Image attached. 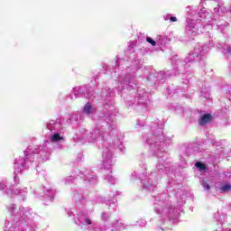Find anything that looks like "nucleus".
Instances as JSON below:
<instances>
[{
    "label": "nucleus",
    "mask_w": 231,
    "mask_h": 231,
    "mask_svg": "<svg viewBox=\"0 0 231 231\" xmlns=\"http://www.w3.org/2000/svg\"><path fill=\"white\" fill-rule=\"evenodd\" d=\"M226 12H228V9L218 4L217 7L213 9L212 19V15L205 8L201 9L199 13L194 9H189L187 14V24L185 26L186 37L192 40L199 33V32H201V33H210L212 24H216L223 33L225 32L224 27H226L228 23H221V22H217V19H219L223 14H226Z\"/></svg>",
    "instance_id": "nucleus-1"
},
{
    "label": "nucleus",
    "mask_w": 231,
    "mask_h": 231,
    "mask_svg": "<svg viewBox=\"0 0 231 231\" xmlns=\"http://www.w3.org/2000/svg\"><path fill=\"white\" fill-rule=\"evenodd\" d=\"M48 138L49 141H45L42 145L40 146H31L34 152L32 154L36 158L38 163H42L43 162H47L50 159V154L51 152L50 151L51 143H57L58 147L60 148L62 145V142H64V126L60 121L58 120H51L47 123Z\"/></svg>",
    "instance_id": "nucleus-2"
},
{
    "label": "nucleus",
    "mask_w": 231,
    "mask_h": 231,
    "mask_svg": "<svg viewBox=\"0 0 231 231\" xmlns=\"http://www.w3.org/2000/svg\"><path fill=\"white\" fill-rule=\"evenodd\" d=\"M106 125L109 131L116 129V117L115 115H108L99 118L98 124L91 133L86 129H81L80 134H76L73 140L74 142H81V143H86V142H90L91 143L104 142V140L107 139V136H111V133L106 132Z\"/></svg>",
    "instance_id": "nucleus-3"
},
{
    "label": "nucleus",
    "mask_w": 231,
    "mask_h": 231,
    "mask_svg": "<svg viewBox=\"0 0 231 231\" xmlns=\"http://www.w3.org/2000/svg\"><path fill=\"white\" fill-rule=\"evenodd\" d=\"M13 221L5 220L4 231H36L33 224V211L30 208H19L15 204L8 207Z\"/></svg>",
    "instance_id": "nucleus-4"
},
{
    "label": "nucleus",
    "mask_w": 231,
    "mask_h": 231,
    "mask_svg": "<svg viewBox=\"0 0 231 231\" xmlns=\"http://www.w3.org/2000/svg\"><path fill=\"white\" fill-rule=\"evenodd\" d=\"M152 133L156 131L155 134H149L145 135V142L150 145L151 151L154 152V154H157L159 158V163L156 165L158 172H165L167 167L164 166L165 160H167V154L165 152V146L171 145L172 140L163 134L161 127L152 126Z\"/></svg>",
    "instance_id": "nucleus-5"
},
{
    "label": "nucleus",
    "mask_w": 231,
    "mask_h": 231,
    "mask_svg": "<svg viewBox=\"0 0 231 231\" xmlns=\"http://www.w3.org/2000/svg\"><path fill=\"white\" fill-rule=\"evenodd\" d=\"M124 66L121 68V70L117 73V80L119 82L118 89H131L133 86H136L134 81V77H136V70L140 68V61L135 60L133 62L131 67L127 66V62L122 59H119L116 61V66Z\"/></svg>",
    "instance_id": "nucleus-6"
},
{
    "label": "nucleus",
    "mask_w": 231,
    "mask_h": 231,
    "mask_svg": "<svg viewBox=\"0 0 231 231\" xmlns=\"http://www.w3.org/2000/svg\"><path fill=\"white\" fill-rule=\"evenodd\" d=\"M171 195L163 193L155 197L153 202V210L159 216H167L172 223H178L180 219V212L181 208H177L172 206V201H170Z\"/></svg>",
    "instance_id": "nucleus-7"
},
{
    "label": "nucleus",
    "mask_w": 231,
    "mask_h": 231,
    "mask_svg": "<svg viewBox=\"0 0 231 231\" xmlns=\"http://www.w3.org/2000/svg\"><path fill=\"white\" fill-rule=\"evenodd\" d=\"M32 152H35V150L32 146L27 147L24 151L25 159L23 157L15 159L14 171V181L15 185H19V176L17 174H21L23 171L30 169V166L39 167V163L41 162L32 154Z\"/></svg>",
    "instance_id": "nucleus-8"
},
{
    "label": "nucleus",
    "mask_w": 231,
    "mask_h": 231,
    "mask_svg": "<svg viewBox=\"0 0 231 231\" xmlns=\"http://www.w3.org/2000/svg\"><path fill=\"white\" fill-rule=\"evenodd\" d=\"M115 149H116V144H106L103 151V167L106 171H111L115 165Z\"/></svg>",
    "instance_id": "nucleus-9"
},
{
    "label": "nucleus",
    "mask_w": 231,
    "mask_h": 231,
    "mask_svg": "<svg viewBox=\"0 0 231 231\" xmlns=\"http://www.w3.org/2000/svg\"><path fill=\"white\" fill-rule=\"evenodd\" d=\"M74 223L81 228H84L86 226L89 228V226H93V220L88 217V212L84 208L78 210L76 217H74Z\"/></svg>",
    "instance_id": "nucleus-10"
},
{
    "label": "nucleus",
    "mask_w": 231,
    "mask_h": 231,
    "mask_svg": "<svg viewBox=\"0 0 231 231\" xmlns=\"http://www.w3.org/2000/svg\"><path fill=\"white\" fill-rule=\"evenodd\" d=\"M72 93L74 94L75 98H80V97L89 98L90 100H93V98H95V92L93 91L91 87L88 86L76 87L73 88Z\"/></svg>",
    "instance_id": "nucleus-11"
},
{
    "label": "nucleus",
    "mask_w": 231,
    "mask_h": 231,
    "mask_svg": "<svg viewBox=\"0 0 231 231\" xmlns=\"http://www.w3.org/2000/svg\"><path fill=\"white\" fill-rule=\"evenodd\" d=\"M139 179L141 180V183L143 185V188H144L146 190H154L156 189V175H139Z\"/></svg>",
    "instance_id": "nucleus-12"
},
{
    "label": "nucleus",
    "mask_w": 231,
    "mask_h": 231,
    "mask_svg": "<svg viewBox=\"0 0 231 231\" xmlns=\"http://www.w3.org/2000/svg\"><path fill=\"white\" fill-rule=\"evenodd\" d=\"M210 51V47L208 44H199L193 50V55L196 56L197 60H203Z\"/></svg>",
    "instance_id": "nucleus-13"
},
{
    "label": "nucleus",
    "mask_w": 231,
    "mask_h": 231,
    "mask_svg": "<svg viewBox=\"0 0 231 231\" xmlns=\"http://www.w3.org/2000/svg\"><path fill=\"white\" fill-rule=\"evenodd\" d=\"M58 122H60L63 127L65 124L75 125V124L79 122V113L75 112L72 114H69L65 117L59 119Z\"/></svg>",
    "instance_id": "nucleus-14"
},
{
    "label": "nucleus",
    "mask_w": 231,
    "mask_h": 231,
    "mask_svg": "<svg viewBox=\"0 0 231 231\" xmlns=\"http://www.w3.org/2000/svg\"><path fill=\"white\" fill-rule=\"evenodd\" d=\"M82 113L83 115H86V116L92 118V120H95V116L97 115V106L91 103H87L82 108Z\"/></svg>",
    "instance_id": "nucleus-15"
},
{
    "label": "nucleus",
    "mask_w": 231,
    "mask_h": 231,
    "mask_svg": "<svg viewBox=\"0 0 231 231\" xmlns=\"http://www.w3.org/2000/svg\"><path fill=\"white\" fill-rule=\"evenodd\" d=\"M80 178H83L85 181H88L90 185H95L98 181L97 175H95V173L89 170H87L83 173H81Z\"/></svg>",
    "instance_id": "nucleus-16"
},
{
    "label": "nucleus",
    "mask_w": 231,
    "mask_h": 231,
    "mask_svg": "<svg viewBox=\"0 0 231 231\" xmlns=\"http://www.w3.org/2000/svg\"><path fill=\"white\" fill-rule=\"evenodd\" d=\"M113 97H115V92H113L111 88L106 89L105 92L102 93V97L106 102L105 107H109V103L111 104L113 102Z\"/></svg>",
    "instance_id": "nucleus-17"
},
{
    "label": "nucleus",
    "mask_w": 231,
    "mask_h": 231,
    "mask_svg": "<svg viewBox=\"0 0 231 231\" xmlns=\"http://www.w3.org/2000/svg\"><path fill=\"white\" fill-rule=\"evenodd\" d=\"M42 198H44L45 199H49V201H51L53 198H55V189L48 187H42Z\"/></svg>",
    "instance_id": "nucleus-18"
},
{
    "label": "nucleus",
    "mask_w": 231,
    "mask_h": 231,
    "mask_svg": "<svg viewBox=\"0 0 231 231\" xmlns=\"http://www.w3.org/2000/svg\"><path fill=\"white\" fill-rule=\"evenodd\" d=\"M215 189L217 192L220 194H227V192H231V184L224 183V184H216Z\"/></svg>",
    "instance_id": "nucleus-19"
},
{
    "label": "nucleus",
    "mask_w": 231,
    "mask_h": 231,
    "mask_svg": "<svg viewBox=\"0 0 231 231\" xmlns=\"http://www.w3.org/2000/svg\"><path fill=\"white\" fill-rule=\"evenodd\" d=\"M12 192L16 196H19L20 201H24V199H26V194H28V188H23V189L21 188H16L13 189Z\"/></svg>",
    "instance_id": "nucleus-20"
},
{
    "label": "nucleus",
    "mask_w": 231,
    "mask_h": 231,
    "mask_svg": "<svg viewBox=\"0 0 231 231\" xmlns=\"http://www.w3.org/2000/svg\"><path fill=\"white\" fill-rule=\"evenodd\" d=\"M73 200L76 202V205L78 207L84 206L88 201L86 200V198H84V195L81 193H74Z\"/></svg>",
    "instance_id": "nucleus-21"
},
{
    "label": "nucleus",
    "mask_w": 231,
    "mask_h": 231,
    "mask_svg": "<svg viewBox=\"0 0 231 231\" xmlns=\"http://www.w3.org/2000/svg\"><path fill=\"white\" fill-rule=\"evenodd\" d=\"M210 122H212V115L210 114H204L199 119V125H202V127H205V125L210 124Z\"/></svg>",
    "instance_id": "nucleus-22"
},
{
    "label": "nucleus",
    "mask_w": 231,
    "mask_h": 231,
    "mask_svg": "<svg viewBox=\"0 0 231 231\" xmlns=\"http://www.w3.org/2000/svg\"><path fill=\"white\" fill-rule=\"evenodd\" d=\"M138 96L135 97V100H137V104H143V100L145 97H147V94L144 91H138Z\"/></svg>",
    "instance_id": "nucleus-23"
},
{
    "label": "nucleus",
    "mask_w": 231,
    "mask_h": 231,
    "mask_svg": "<svg viewBox=\"0 0 231 231\" xmlns=\"http://www.w3.org/2000/svg\"><path fill=\"white\" fill-rule=\"evenodd\" d=\"M201 185L207 192H208L210 189H212V181H210L209 180L203 179Z\"/></svg>",
    "instance_id": "nucleus-24"
},
{
    "label": "nucleus",
    "mask_w": 231,
    "mask_h": 231,
    "mask_svg": "<svg viewBox=\"0 0 231 231\" xmlns=\"http://www.w3.org/2000/svg\"><path fill=\"white\" fill-rule=\"evenodd\" d=\"M169 39L165 36H157V46H167Z\"/></svg>",
    "instance_id": "nucleus-25"
},
{
    "label": "nucleus",
    "mask_w": 231,
    "mask_h": 231,
    "mask_svg": "<svg viewBox=\"0 0 231 231\" xmlns=\"http://www.w3.org/2000/svg\"><path fill=\"white\" fill-rule=\"evenodd\" d=\"M160 77H162V79H166V77H176V72L172 70H166L164 73L160 72L158 76V79L160 80Z\"/></svg>",
    "instance_id": "nucleus-26"
},
{
    "label": "nucleus",
    "mask_w": 231,
    "mask_h": 231,
    "mask_svg": "<svg viewBox=\"0 0 231 231\" xmlns=\"http://www.w3.org/2000/svg\"><path fill=\"white\" fill-rule=\"evenodd\" d=\"M196 60H198V58H196V54H194V51L192 52H189L188 57H186L184 60L186 64H189V62H194Z\"/></svg>",
    "instance_id": "nucleus-27"
},
{
    "label": "nucleus",
    "mask_w": 231,
    "mask_h": 231,
    "mask_svg": "<svg viewBox=\"0 0 231 231\" xmlns=\"http://www.w3.org/2000/svg\"><path fill=\"white\" fill-rule=\"evenodd\" d=\"M105 180L108 181L110 185H115L116 183V178L113 176V173L110 171L109 174L105 176Z\"/></svg>",
    "instance_id": "nucleus-28"
},
{
    "label": "nucleus",
    "mask_w": 231,
    "mask_h": 231,
    "mask_svg": "<svg viewBox=\"0 0 231 231\" xmlns=\"http://www.w3.org/2000/svg\"><path fill=\"white\" fill-rule=\"evenodd\" d=\"M106 205H108V207H111L113 208V210H115V208H116V206L118 205V203L116 202V200L113 199V200H107L106 202Z\"/></svg>",
    "instance_id": "nucleus-29"
},
{
    "label": "nucleus",
    "mask_w": 231,
    "mask_h": 231,
    "mask_svg": "<svg viewBox=\"0 0 231 231\" xmlns=\"http://www.w3.org/2000/svg\"><path fill=\"white\" fill-rule=\"evenodd\" d=\"M8 185V181L5 179L0 180V190H5Z\"/></svg>",
    "instance_id": "nucleus-30"
},
{
    "label": "nucleus",
    "mask_w": 231,
    "mask_h": 231,
    "mask_svg": "<svg viewBox=\"0 0 231 231\" xmlns=\"http://www.w3.org/2000/svg\"><path fill=\"white\" fill-rule=\"evenodd\" d=\"M195 167L199 171H207V165L203 162H196Z\"/></svg>",
    "instance_id": "nucleus-31"
},
{
    "label": "nucleus",
    "mask_w": 231,
    "mask_h": 231,
    "mask_svg": "<svg viewBox=\"0 0 231 231\" xmlns=\"http://www.w3.org/2000/svg\"><path fill=\"white\" fill-rule=\"evenodd\" d=\"M116 228L118 230H125V225H124L122 222L117 221L116 224L115 225Z\"/></svg>",
    "instance_id": "nucleus-32"
},
{
    "label": "nucleus",
    "mask_w": 231,
    "mask_h": 231,
    "mask_svg": "<svg viewBox=\"0 0 231 231\" xmlns=\"http://www.w3.org/2000/svg\"><path fill=\"white\" fill-rule=\"evenodd\" d=\"M146 42H149V44L152 45V46H158V42H157V40H152V38L151 37H147L146 38Z\"/></svg>",
    "instance_id": "nucleus-33"
},
{
    "label": "nucleus",
    "mask_w": 231,
    "mask_h": 231,
    "mask_svg": "<svg viewBox=\"0 0 231 231\" xmlns=\"http://www.w3.org/2000/svg\"><path fill=\"white\" fill-rule=\"evenodd\" d=\"M65 185H69V183H73L75 181V177L73 176H69V177H67L65 180Z\"/></svg>",
    "instance_id": "nucleus-34"
},
{
    "label": "nucleus",
    "mask_w": 231,
    "mask_h": 231,
    "mask_svg": "<svg viewBox=\"0 0 231 231\" xmlns=\"http://www.w3.org/2000/svg\"><path fill=\"white\" fill-rule=\"evenodd\" d=\"M101 219H102L103 221H107V219H109V216L106 215V212H103V213L101 214Z\"/></svg>",
    "instance_id": "nucleus-35"
},
{
    "label": "nucleus",
    "mask_w": 231,
    "mask_h": 231,
    "mask_svg": "<svg viewBox=\"0 0 231 231\" xmlns=\"http://www.w3.org/2000/svg\"><path fill=\"white\" fill-rule=\"evenodd\" d=\"M137 223L141 227H143L145 225H147V222L143 219L139 220Z\"/></svg>",
    "instance_id": "nucleus-36"
},
{
    "label": "nucleus",
    "mask_w": 231,
    "mask_h": 231,
    "mask_svg": "<svg viewBox=\"0 0 231 231\" xmlns=\"http://www.w3.org/2000/svg\"><path fill=\"white\" fill-rule=\"evenodd\" d=\"M170 23H178V18L176 16H171Z\"/></svg>",
    "instance_id": "nucleus-37"
},
{
    "label": "nucleus",
    "mask_w": 231,
    "mask_h": 231,
    "mask_svg": "<svg viewBox=\"0 0 231 231\" xmlns=\"http://www.w3.org/2000/svg\"><path fill=\"white\" fill-rule=\"evenodd\" d=\"M171 14H167L163 16V19L164 21H171Z\"/></svg>",
    "instance_id": "nucleus-38"
},
{
    "label": "nucleus",
    "mask_w": 231,
    "mask_h": 231,
    "mask_svg": "<svg viewBox=\"0 0 231 231\" xmlns=\"http://www.w3.org/2000/svg\"><path fill=\"white\" fill-rule=\"evenodd\" d=\"M138 176V173L136 171L132 173V179L136 180V177Z\"/></svg>",
    "instance_id": "nucleus-39"
},
{
    "label": "nucleus",
    "mask_w": 231,
    "mask_h": 231,
    "mask_svg": "<svg viewBox=\"0 0 231 231\" xmlns=\"http://www.w3.org/2000/svg\"><path fill=\"white\" fill-rule=\"evenodd\" d=\"M143 125V123L140 122V121H137L136 123V127H142Z\"/></svg>",
    "instance_id": "nucleus-40"
},
{
    "label": "nucleus",
    "mask_w": 231,
    "mask_h": 231,
    "mask_svg": "<svg viewBox=\"0 0 231 231\" xmlns=\"http://www.w3.org/2000/svg\"><path fill=\"white\" fill-rule=\"evenodd\" d=\"M113 75H114V77H116V68L113 69Z\"/></svg>",
    "instance_id": "nucleus-41"
},
{
    "label": "nucleus",
    "mask_w": 231,
    "mask_h": 231,
    "mask_svg": "<svg viewBox=\"0 0 231 231\" xmlns=\"http://www.w3.org/2000/svg\"><path fill=\"white\" fill-rule=\"evenodd\" d=\"M67 214H68L69 217H71V216H73V212L72 211H69V212H67Z\"/></svg>",
    "instance_id": "nucleus-42"
},
{
    "label": "nucleus",
    "mask_w": 231,
    "mask_h": 231,
    "mask_svg": "<svg viewBox=\"0 0 231 231\" xmlns=\"http://www.w3.org/2000/svg\"><path fill=\"white\" fill-rule=\"evenodd\" d=\"M5 194H7V195L10 194V189H6Z\"/></svg>",
    "instance_id": "nucleus-43"
},
{
    "label": "nucleus",
    "mask_w": 231,
    "mask_h": 231,
    "mask_svg": "<svg viewBox=\"0 0 231 231\" xmlns=\"http://www.w3.org/2000/svg\"><path fill=\"white\" fill-rule=\"evenodd\" d=\"M205 98H207V94L204 95L203 93L201 94Z\"/></svg>",
    "instance_id": "nucleus-44"
},
{
    "label": "nucleus",
    "mask_w": 231,
    "mask_h": 231,
    "mask_svg": "<svg viewBox=\"0 0 231 231\" xmlns=\"http://www.w3.org/2000/svg\"><path fill=\"white\" fill-rule=\"evenodd\" d=\"M158 230H159V231H160V230L163 231V230H165V229H163L162 227H161V228H159Z\"/></svg>",
    "instance_id": "nucleus-45"
},
{
    "label": "nucleus",
    "mask_w": 231,
    "mask_h": 231,
    "mask_svg": "<svg viewBox=\"0 0 231 231\" xmlns=\"http://www.w3.org/2000/svg\"><path fill=\"white\" fill-rule=\"evenodd\" d=\"M229 178H231V175L229 176Z\"/></svg>",
    "instance_id": "nucleus-46"
}]
</instances>
